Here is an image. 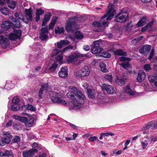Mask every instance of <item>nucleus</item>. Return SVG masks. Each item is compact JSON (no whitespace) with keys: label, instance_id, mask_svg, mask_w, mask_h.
Masks as SVG:
<instances>
[{"label":"nucleus","instance_id":"nucleus-1","mask_svg":"<svg viewBox=\"0 0 157 157\" xmlns=\"http://www.w3.org/2000/svg\"><path fill=\"white\" fill-rule=\"evenodd\" d=\"M128 16L127 11H124V9L123 8L116 16L114 20L116 22L123 23L126 22V20L128 19Z\"/></svg>","mask_w":157,"mask_h":157},{"label":"nucleus","instance_id":"nucleus-2","mask_svg":"<svg viewBox=\"0 0 157 157\" xmlns=\"http://www.w3.org/2000/svg\"><path fill=\"white\" fill-rule=\"evenodd\" d=\"M22 31L21 30H17L13 29V33H11L9 35L10 40H20L21 39Z\"/></svg>","mask_w":157,"mask_h":157},{"label":"nucleus","instance_id":"nucleus-3","mask_svg":"<svg viewBox=\"0 0 157 157\" xmlns=\"http://www.w3.org/2000/svg\"><path fill=\"white\" fill-rule=\"evenodd\" d=\"M40 33H39V38L41 41H45L47 39L48 37V36L47 34L49 31L48 30V26L42 27L40 30Z\"/></svg>","mask_w":157,"mask_h":157},{"label":"nucleus","instance_id":"nucleus-4","mask_svg":"<svg viewBox=\"0 0 157 157\" xmlns=\"http://www.w3.org/2000/svg\"><path fill=\"white\" fill-rule=\"evenodd\" d=\"M20 121L24 122L25 126L28 127H32L34 123V119L31 116H29V118L25 117H21Z\"/></svg>","mask_w":157,"mask_h":157},{"label":"nucleus","instance_id":"nucleus-5","mask_svg":"<svg viewBox=\"0 0 157 157\" xmlns=\"http://www.w3.org/2000/svg\"><path fill=\"white\" fill-rule=\"evenodd\" d=\"M90 72V71L89 67L86 66H85L82 69L79 70L76 73V76L79 78L88 76Z\"/></svg>","mask_w":157,"mask_h":157},{"label":"nucleus","instance_id":"nucleus-6","mask_svg":"<svg viewBox=\"0 0 157 157\" xmlns=\"http://www.w3.org/2000/svg\"><path fill=\"white\" fill-rule=\"evenodd\" d=\"M94 46L92 47L91 51L92 54H96L102 52L103 48L101 47L99 40L94 42Z\"/></svg>","mask_w":157,"mask_h":157},{"label":"nucleus","instance_id":"nucleus-7","mask_svg":"<svg viewBox=\"0 0 157 157\" xmlns=\"http://www.w3.org/2000/svg\"><path fill=\"white\" fill-rule=\"evenodd\" d=\"M72 89L73 92L74 93V94H75L77 95V96L80 97L79 98V100H78V98H76L77 99L76 100L77 101L79 102V103L81 104H83L84 103V99L85 98L84 95L79 90H78L77 88L75 87L72 86Z\"/></svg>","mask_w":157,"mask_h":157},{"label":"nucleus","instance_id":"nucleus-8","mask_svg":"<svg viewBox=\"0 0 157 157\" xmlns=\"http://www.w3.org/2000/svg\"><path fill=\"white\" fill-rule=\"evenodd\" d=\"M115 10H113V7L111 6L109 10H108L107 13L103 16L101 18V20L104 19L105 18L107 17L105 21H108L110 20L112 17H113L114 15V12Z\"/></svg>","mask_w":157,"mask_h":157},{"label":"nucleus","instance_id":"nucleus-9","mask_svg":"<svg viewBox=\"0 0 157 157\" xmlns=\"http://www.w3.org/2000/svg\"><path fill=\"white\" fill-rule=\"evenodd\" d=\"M41 148L38 147L35 149H31L30 150H25L23 151L22 155L23 157H32L35 153L37 152L38 150H40Z\"/></svg>","mask_w":157,"mask_h":157},{"label":"nucleus","instance_id":"nucleus-10","mask_svg":"<svg viewBox=\"0 0 157 157\" xmlns=\"http://www.w3.org/2000/svg\"><path fill=\"white\" fill-rule=\"evenodd\" d=\"M101 88L103 90L106 91L108 94H113L116 93L112 85H107L104 83L102 85Z\"/></svg>","mask_w":157,"mask_h":157},{"label":"nucleus","instance_id":"nucleus-11","mask_svg":"<svg viewBox=\"0 0 157 157\" xmlns=\"http://www.w3.org/2000/svg\"><path fill=\"white\" fill-rule=\"evenodd\" d=\"M76 25L75 22L73 21H69L66 24L65 29L68 32H70L74 30V28Z\"/></svg>","mask_w":157,"mask_h":157},{"label":"nucleus","instance_id":"nucleus-12","mask_svg":"<svg viewBox=\"0 0 157 157\" xmlns=\"http://www.w3.org/2000/svg\"><path fill=\"white\" fill-rule=\"evenodd\" d=\"M79 55L77 53H74L67 57L66 60L68 63H72L75 62L79 57Z\"/></svg>","mask_w":157,"mask_h":157},{"label":"nucleus","instance_id":"nucleus-13","mask_svg":"<svg viewBox=\"0 0 157 157\" xmlns=\"http://www.w3.org/2000/svg\"><path fill=\"white\" fill-rule=\"evenodd\" d=\"M12 25L13 24L10 21H4L1 25L2 29L5 31L8 30L12 27Z\"/></svg>","mask_w":157,"mask_h":157},{"label":"nucleus","instance_id":"nucleus-14","mask_svg":"<svg viewBox=\"0 0 157 157\" xmlns=\"http://www.w3.org/2000/svg\"><path fill=\"white\" fill-rule=\"evenodd\" d=\"M0 44L3 48H6L9 46L10 42L4 36L1 35L0 36Z\"/></svg>","mask_w":157,"mask_h":157},{"label":"nucleus","instance_id":"nucleus-15","mask_svg":"<svg viewBox=\"0 0 157 157\" xmlns=\"http://www.w3.org/2000/svg\"><path fill=\"white\" fill-rule=\"evenodd\" d=\"M67 97L69 98H70L71 100L75 102H77L78 104H80L79 103V102L77 101V99L76 98H78V100H79V98L80 97L77 96V95L75 94H74V93L73 92L69 91L67 94Z\"/></svg>","mask_w":157,"mask_h":157},{"label":"nucleus","instance_id":"nucleus-16","mask_svg":"<svg viewBox=\"0 0 157 157\" xmlns=\"http://www.w3.org/2000/svg\"><path fill=\"white\" fill-rule=\"evenodd\" d=\"M59 76L62 78H64L67 76L68 75L67 68L66 66L62 67L58 73Z\"/></svg>","mask_w":157,"mask_h":157},{"label":"nucleus","instance_id":"nucleus-17","mask_svg":"<svg viewBox=\"0 0 157 157\" xmlns=\"http://www.w3.org/2000/svg\"><path fill=\"white\" fill-rule=\"evenodd\" d=\"M25 16L27 18L29 19V21H32L33 20V11L31 8L29 9H25Z\"/></svg>","mask_w":157,"mask_h":157},{"label":"nucleus","instance_id":"nucleus-18","mask_svg":"<svg viewBox=\"0 0 157 157\" xmlns=\"http://www.w3.org/2000/svg\"><path fill=\"white\" fill-rule=\"evenodd\" d=\"M151 46L149 45H143L139 50V52L144 54H146L150 50Z\"/></svg>","mask_w":157,"mask_h":157},{"label":"nucleus","instance_id":"nucleus-19","mask_svg":"<svg viewBox=\"0 0 157 157\" xmlns=\"http://www.w3.org/2000/svg\"><path fill=\"white\" fill-rule=\"evenodd\" d=\"M1 157H14L13 152L11 150H5L4 152H1L0 151Z\"/></svg>","mask_w":157,"mask_h":157},{"label":"nucleus","instance_id":"nucleus-20","mask_svg":"<svg viewBox=\"0 0 157 157\" xmlns=\"http://www.w3.org/2000/svg\"><path fill=\"white\" fill-rule=\"evenodd\" d=\"M155 77L151 75H150L148 77V79L151 85L153 86L154 88V90L157 91V82L155 80Z\"/></svg>","mask_w":157,"mask_h":157},{"label":"nucleus","instance_id":"nucleus-21","mask_svg":"<svg viewBox=\"0 0 157 157\" xmlns=\"http://www.w3.org/2000/svg\"><path fill=\"white\" fill-rule=\"evenodd\" d=\"M92 25L97 27H103L108 25L107 21H94L93 22Z\"/></svg>","mask_w":157,"mask_h":157},{"label":"nucleus","instance_id":"nucleus-22","mask_svg":"<svg viewBox=\"0 0 157 157\" xmlns=\"http://www.w3.org/2000/svg\"><path fill=\"white\" fill-rule=\"evenodd\" d=\"M3 134L6 136V137L3 138V140L10 143L11 142V139L13 137L12 136L10 132L9 131L4 132H3Z\"/></svg>","mask_w":157,"mask_h":157},{"label":"nucleus","instance_id":"nucleus-23","mask_svg":"<svg viewBox=\"0 0 157 157\" xmlns=\"http://www.w3.org/2000/svg\"><path fill=\"white\" fill-rule=\"evenodd\" d=\"M21 110L25 109L34 112H35L37 110L36 107H34L32 105L29 104L21 107Z\"/></svg>","mask_w":157,"mask_h":157},{"label":"nucleus","instance_id":"nucleus-24","mask_svg":"<svg viewBox=\"0 0 157 157\" xmlns=\"http://www.w3.org/2000/svg\"><path fill=\"white\" fill-rule=\"evenodd\" d=\"M151 123H149L147 125H146L144 127V129L141 131V134L142 133L144 135L147 134L151 132Z\"/></svg>","mask_w":157,"mask_h":157},{"label":"nucleus","instance_id":"nucleus-25","mask_svg":"<svg viewBox=\"0 0 157 157\" xmlns=\"http://www.w3.org/2000/svg\"><path fill=\"white\" fill-rule=\"evenodd\" d=\"M115 81L117 84L121 86H123L125 83L124 78L122 77H116Z\"/></svg>","mask_w":157,"mask_h":157},{"label":"nucleus","instance_id":"nucleus-26","mask_svg":"<svg viewBox=\"0 0 157 157\" xmlns=\"http://www.w3.org/2000/svg\"><path fill=\"white\" fill-rule=\"evenodd\" d=\"M69 41L67 40H62L57 43V47L58 48H62L63 46L66 45L68 44Z\"/></svg>","mask_w":157,"mask_h":157},{"label":"nucleus","instance_id":"nucleus-27","mask_svg":"<svg viewBox=\"0 0 157 157\" xmlns=\"http://www.w3.org/2000/svg\"><path fill=\"white\" fill-rule=\"evenodd\" d=\"M114 55L119 56H127V52H124L121 49H119L113 52Z\"/></svg>","mask_w":157,"mask_h":157},{"label":"nucleus","instance_id":"nucleus-28","mask_svg":"<svg viewBox=\"0 0 157 157\" xmlns=\"http://www.w3.org/2000/svg\"><path fill=\"white\" fill-rule=\"evenodd\" d=\"M145 77V73L142 71H140L138 72V82H141Z\"/></svg>","mask_w":157,"mask_h":157},{"label":"nucleus","instance_id":"nucleus-29","mask_svg":"<svg viewBox=\"0 0 157 157\" xmlns=\"http://www.w3.org/2000/svg\"><path fill=\"white\" fill-rule=\"evenodd\" d=\"M68 104L70 106V109H71L74 108H78L79 107V105L77 102H73L72 101H69Z\"/></svg>","mask_w":157,"mask_h":157},{"label":"nucleus","instance_id":"nucleus-30","mask_svg":"<svg viewBox=\"0 0 157 157\" xmlns=\"http://www.w3.org/2000/svg\"><path fill=\"white\" fill-rule=\"evenodd\" d=\"M48 88V85L47 83L43 84L41 86V88L40 89L39 91V94H42L44 90H47Z\"/></svg>","mask_w":157,"mask_h":157},{"label":"nucleus","instance_id":"nucleus-31","mask_svg":"<svg viewBox=\"0 0 157 157\" xmlns=\"http://www.w3.org/2000/svg\"><path fill=\"white\" fill-rule=\"evenodd\" d=\"M146 18L145 17H142L138 22V26L144 25L146 23Z\"/></svg>","mask_w":157,"mask_h":157},{"label":"nucleus","instance_id":"nucleus-32","mask_svg":"<svg viewBox=\"0 0 157 157\" xmlns=\"http://www.w3.org/2000/svg\"><path fill=\"white\" fill-rule=\"evenodd\" d=\"M120 65L123 68L127 70H128L130 67L128 62H123Z\"/></svg>","mask_w":157,"mask_h":157},{"label":"nucleus","instance_id":"nucleus-33","mask_svg":"<svg viewBox=\"0 0 157 157\" xmlns=\"http://www.w3.org/2000/svg\"><path fill=\"white\" fill-rule=\"evenodd\" d=\"M125 91L127 94H128L131 96L134 95V92L132 90L129 85H127L126 86Z\"/></svg>","mask_w":157,"mask_h":157},{"label":"nucleus","instance_id":"nucleus-34","mask_svg":"<svg viewBox=\"0 0 157 157\" xmlns=\"http://www.w3.org/2000/svg\"><path fill=\"white\" fill-rule=\"evenodd\" d=\"M16 2L14 1L11 0L8 4V6L11 9L13 10L16 6Z\"/></svg>","mask_w":157,"mask_h":157},{"label":"nucleus","instance_id":"nucleus-35","mask_svg":"<svg viewBox=\"0 0 157 157\" xmlns=\"http://www.w3.org/2000/svg\"><path fill=\"white\" fill-rule=\"evenodd\" d=\"M0 12L4 15H7L9 14V9L7 7H2L0 9Z\"/></svg>","mask_w":157,"mask_h":157},{"label":"nucleus","instance_id":"nucleus-36","mask_svg":"<svg viewBox=\"0 0 157 157\" xmlns=\"http://www.w3.org/2000/svg\"><path fill=\"white\" fill-rule=\"evenodd\" d=\"M105 66V64L104 63H101L100 65L101 71L104 73H106L108 71L107 69L106 68Z\"/></svg>","mask_w":157,"mask_h":157},{"label":"nucleus","instance_id":"nucleus-37","mask_svg":"<svg viewBox=\"0 0 157 157\" xmlns=\"http://www.w3.org/2000/svg\"><path fill=\"white\" fill-rule=\"evenodd\" d=\"M87 94L88 97L92 99H93L94 97V94L93 93L92 90L90 89H87Z\"/></svg>","mask_w":157,"mask_h":157},{"label":"nucleus","instance_id":"nucleus-38","mask_svg":"<svg viewBox=\"0 0 157 157\" xmlns=\"http://www.w3.org/2000/svg\"><path fill=\"white\" fill-rule=\"evenodd\" d=\"M21 140V138L19 136H15L12 140V143H19Z\"/></svg>","mask_w":157,"mask_h":157},{"label":"nucleus","instance_id":"nucleus-39","mask_svg":"<svg viewBox=\"0 0 157 157\" xmlns=\"http://www.w3.org/2000/svg\"><path fill=\"white\" fill-rule=\"evenodd\" d=\"M44 11L42 10L41 8H38L36 9V15L40 16L44 14Z\"/></svg>","mask_w":157,"mask_h":157},{"label":"nucleus","instance_id":"nucleus-40","mask_svg":"<svg viewBox=\"0 0 157 157\" xmlns=\"http://www.w3.org/2000/svg\"><path fill=\"white\" fill-rule=\"evenodd\" d=\"M64 30L63 28H60L59 27L57 28V29H55V32L56 34H61L62 33H63Z\"/></svg>","mask_w":157,"mask_h":157},{"label":"nucleus","instance_id":"nucleus-41","mask_svg":"<svg viewBox=\"0 0 157 157\" xmlns=\"http://www.w3.org/2000/svg\"><path fill=\"white\" fill-rule=\"evenodd\" d=\"M51 101L54 103H58L60 98L59 97L52 96L50 98Z\"/></svg>","mask_w":157,"mask_h":157},{"label":"nucleus","instance_id":"nucleus-42","mask_svg":"<svg viewBox=\"0 0 157 157\" xmlns=\"http://www.w3.org/2000/svg\"><path fill=\"white\" fill-rule=\"evenodd\" d=\"M13 126L14 128L17 130H20L22 129L21 126V124L19 123H16L13 124Z\"/></svg>","mask_w":157,"mask_h":157},{"label":"nucleus","instance_id":"nucleus-43","mask_svg":"<svg viewBox=\"0 0 157 157\" xmlns=\"http://www.w3.org/2000/svg\"><path fill=\"white\" fill-rule=\"evenodd\" d=\"M101 56L105 58H109L111 56V54L109 52H107L102 53Z\"/></svg>","mask_w":157,"mask_h":157},{"label":"nucleus","instance_id":"nucleus-44","mask_svg":"<svg viewBox=\"0 0 157 157\" xmlns=\"http://www.w3.org/2000/svg\"><path fill=\"white\" fill-rule=\"evenodd\" d=\"M12 110L13 111H17L20 109L18 105L14 104L11 106Z\"/></svg>","mask_w":157,"mask_h":157},{"label":"nucleus","instance_id":"nucleus-45","mask_svg":"<svg viewBox=\"0 0 157 157\" xmlns=\"http://www.w3.org/2000/svg\"><path fill=\"white\" fill-rule=\"evenodd\" d=\"M12 101L13 104L17 105L20 102V100L17 97L15 96L13 98Z\"/></svg>","mask_w":157,"mask_h":157},{"label":"nucleus","instance_id":"nucleus-46","mask_svg":"<svg viewBox=\"0 0 157 157\" xmlns=\"http://www.w3.org/2000/svg\"><path fill=\"white\" fill-rule=\"evenodd\" d=\"M75 37L76 39L82 40L84 36L83 34H81L79 32V33H77L76 34Z\"/></svg>","mask_w":157,"mask_h":157},{"label":"nucleus","instance_id":"nucleus-47","mask_svg":"<svg viewBox=\"0 0 157 157\" xmlns=\"http://www.w3.org/2000/svg\"><path fill=\"white\" fill-rule=\"evenodd\" d=\"M58 66V64L54 63L52 64L51 66L49 68V70H51L53 71H55Z\"/></svg>","mask_w":157,"mask_h":157},{"label":"nucleus","instance_id":"nucleus-48","mask_svg":"<svg viewBox=\"0 0 157 157\" xmlns=\"http://www.w3.org/2000/svg\"><path fill=\"white\" fill-rule=\"evenodd\" d=\"M120 60L121 61H130L131 60L130 58L124 56H121L120 58Z\"/></svg>","mask_w":157,"mask_h":157},{"label":"nucleus","instance_id":"nucleus-49","mask_svg":"<svg viewBox=\"0 0 157 157\" xmlns=\"http://www.w3.org/2000/svg\"><path fill=\"white\" fill-rule=\"evenodd\" d=\"M73 47L71 45H70L64 48L62 50V52L63 53L64 52H66L68 49H73Z\"/></svg>","mask_w":157,"mask_h":157},{"label":"nucleus","instance_id":"nucleus-50","mask_svg":"<svg viewBox=\"0 0 157 157\" xmlns=\"http://www.w3.org/2000/svg\"><path fill=\"white\" fill-rule=\"evenodd\" d=\"M149 123H151V129H154L157 128V122L155 123L154 121L150 122Z\"/></svg>","mask_w":157,"mask_h":157},{"label":"nucleus","instance_id":"nucleus-51","mask_svg":"<svg viewBox=\"0 0 157 157\" xmlns=\"http://www.w3.org/2000/svg\"><path fill=\"white\" fill-rule=\"evenodd\" d=\"M148 140H145V141L142 142L141 144L143 149H144L146 147H147V146L148 145Z\"/></svg>","mask_w":157,"mask_h":157},{"label":"nucleus","instance_id":"nucleus-52","mask_svg":"<svg viewBox=\"0 0 157 157\" xmlns=\"http://www.w3.org/2000/svg\"><path fill=\"white\" fill-rule=\"evenodd\" d=\"M104 78L107 80H109L110 82H112V75H105Z\"/></svg>","mask_w":157,"mask_h":157},{"label":"nucleus","instance_id":"nucleus-53","mask_svg":"<svg viewBox=\"0 0 157 157\" xmlns=\"http://www.w3.org/2000/svg\"><path fill=\"white\" fill-rule=\"evenodd\" d=\"M153 22H150L149 23H148L146 25L147 28V30L148 31H150L151 30V27L152 25H153Z\"/></svg>","mask_w":157,"mask_h":157},{"label":"nucleus","instance_id":"nucleus-54","mask_svg":"<svg viewBox=\"0 0 157 157\" xmlns=\"http://www.w3.org/2000/svg\"><path fill=\"white\" fill-rule=\"evenodd\" d=\"M52 16L51 13H50L48 14H45L44 17V19L47 21L49 20L50 18Z\"/></svg>","mask_w":157,"mask_h":157},{"label":"nucleus","instance_id":"nucleus-55","mask_svg":"<svg viewBox=\"0 0 157 157\" xmlns=\"http://www.w3.org/2000/svg\"><path fill=\"white\" fill-rule=\"evenodd\" d=\"M132 44L133 46L137 45V38H136L133 39L131 41Z\"/></svg>","mask_w":157,"mask_h":157},{"label":"nucleus","instance_id":"nucleus-56","mask_svg":"<svg viewBox=\"0 0 157 157\" xmlns=\"http://www.w3.org/2000/svg\"><path fill=\"white\" fill-rule=\"evenodd\" d=\"M83 49L85 51H88L90 49V46L85 45L83 47Z\"/></svg>","mask_w":157,"mask_h":157},{"label":"nucleus","instance_id":"nucleus-57","mask_svg":"<svg viewBox=\"0 0 157 157\" xmlns=\"http://www.w3.org/2000/svg\"><path fill=\"white\" fill-rule=\"evenodd\" d=\"M58 18V17H57L55 16L53 17L51 20V22L55 24Z\"/></svg>","mask_w":157,"mask_h":157},{"label":"nucleus","instance_id":"nucleus-58","mask_svg":"<svg viewBox=\"0 0 157 157\" xmlns=\"http://www.w3.org/2000/svg\"><path fill=\"white\" fill-rule=\"evenodd\" d=\"M3 138H2L1 140H0V145L1 146H4L6 144H9L6 141H5L3 140Z\"/></svg>","mask_w":157,"mask_h":157},{"label":"nucleus","instance_id":"nucleus-59","mask_svg":"<svg viewBox=\"0 0 157 157\" xmlns=\"http://www.w3.org/2000/svg\"><path fill=\"white\" fill-rule=\"evenodd\" d=\"M32 147L33 148L32 149H36L38 147L40 148V147L38 146V144L36 143H33L32 144Z\"/></svg>","mask_w":157,"mask_h":157},{"label":"nucleus","instance_id":"nucleus-60","mask_svg":"<svg viewBox=\"0 0 157 157\" xmlns=\"http://www.w3.org/2000/svg\"><path fill=\"white\" fill-rule=\"evenodd\" d=\"M55 24L50 22L49 25V28H48V30H50V29H54V27L55 25Z\"/></svg>","mask_w":157,"mask_h":157},{"label":"nucleus","instance_id":"nucleus-61","mask_svg":"<svg viewBox=\"0 0 157 157\" xmlns=\"http://www.w3.org/2000/svg\"><path fill=\"white\" fill-rule=\"evenodd\" d=\"M154 51L153 49H152L151 52L150 53V56L148 57V59L151 60L154 56Z\"/></svg>","mask_w":157,"mask_h":157},{"label":"nucleus","instance_id":"nucleus-62","mask_svg":"<svg viewBox=\"0 0 157 157\" xmlns=\"http://www.w3.org/2000/svg\"><path fill=\"white\" fill-rule=\"evenodd\" d=\"M144 69L146 71H148L151 69L149 64H147L144 65Z\"/></svg>","mask_w":157,"mask_h":157},{"label":"nucleus","instance_id":"nucleus-63","mask_svg":"<svg viewBox=\"0 0 157 157\" xmlns=\"http://www.w3.org/2000/svg\"><path fill=\"white\" fill-rule=\"evenodd\" d=\"M59 101L58 104H60L64 105H66L67 104V103H66L65 101L64 100H61L60 99Z\"/></svg>","mask_w":157,"mask_h":157},{"label":"nucleus","instance_id":"nucleus-64","mask_svg":"<svg viewBox=\"0 0 157 157\" xmlns=\"http://www.w3.org/2000/svg\"><path fill=\"white\" fill-rule=\"evenodd\" d=\"M9 19L11 20L13 22L16 23L17 21V19L15 17L11 16L9 17Z\"/></svg>","mask_w":157,"mask_h":157}]
</instances>
